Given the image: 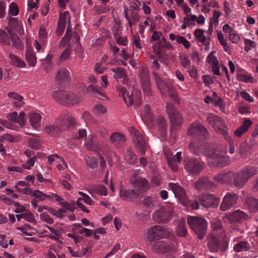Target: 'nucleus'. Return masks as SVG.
<instances>
[{
	"label": "nucleus",
	"mask_w": 258,
	"mask_h": 258,
	"mask_svg": "<svg viewBox=\"0 0 258 258\" xmlns=\"http://www.w3.org/2000/svg\"><path fill=\"white\" fill-rule=\"evenodd\" d=\"M187 134L192 138V141L188 146L191 153L196 155L204 154L208 156L219 167H222L228 164V157L218 154L215 145L205 142L209 135L208 130H187Z\"/></svg>",
	"instance_id": "f257e3e1"
},
{
	"label": "nucleus",
	"mask_w": 258,
	"mask_h": 258,
	"mask_svg": "<svg viewBox=\"0 0 258 258\" xmlns=\"http://www.w3.org/2000/svg\"><path fill=\"white\" fill-rule=\"evenodd\" d=\"M220 199L213 194H203L200 197H197L194 200L184 199L183 204L185 206L197 210L199 208L200 204L207 208H217L219 204Z\"/></svg>",
	"instance_id": "f03ea898"
},
{
	"label": "nucleus",
	"mask_w": 258,
	"mask_h": 258,
	"mask_svg": "<svg viewBox=\"0 0 258 258\" xmlns=\"http://www.w3.org/2000/svg\"><path fill=\"white\" fill-rule=\"evenodd\" d=\"M52 96L56 101L64 105H74L82 101L81 96L66 90L55 91L53 93Z\"/></svg>",
	"instance_id": "7ed1b4c3"
},
{
	"label": "nucleus",
	"mask_w": 258,
	"mask_h": 258,
	"mask_svg": "<svg viewBox=\"0 0 258 258\" xmlns=\"http://www.w3.org/2000/svg\"><path fill=\"white\" fill-rule=\"evenodd\" d=\"M187 222L199 239H202L207 232L208 223L206 220L203 218L189 217L187 218Z\"/></svg>",
	"instance_id": "20e7f679"
},
{
	"label": "nucleus",
	"mask_w": 258,
	"mask_h": 258,
	"mask_svg": "<svg viewBox=\"0 0 258 258\" xmlns=\"http://www.w3.org/2000/svg\"><path fill=\"white\" fill-rule=\"evenodd\" d=\"M184 169L194 176L199 175L205 167V163L199 158H189L183 161Z\"/></svg>",
	"instance_id": "39448f33"
},
{
	"label": "nucleus",
	"mask_w": 258,
	"mask_h": 258,
	"mask_svg": "<svg viewBox=\"0 0 258 258\" xmlns=\"http://www.w3.org/2000/svg\"><path fill=\"white\" fill-rule=\"evenodd\" d=\"M208 246L209 250L212 252H224L228 247V243L220 240L218 237L211 235L209 238Z\"/></svg>",
	"instance_id": "423d86ee"
},
{
	"label": "nucleus",
	"mask_w": 258,
	"mask_h": 258,
	"mask_svg": "<svg viewBox=\"0 0 258 258\" xmlns=\"http://www.w3.org/2000/svg\"><path fill=\"white\" fill-rule=\"evenodd\" d=\"M248 219V215L240 210H235L231 213H226L222 217L223 221L228 224L241 223Z\"/></svg>",
	"instance_id": "0eeeda50"
},
{
	"label": "nucleus",
	"mask_w": 258,
	"mask_h": 258,
	"mask_svg": "<svg viewBox=\"0 0 258 258\" xmlns=\"http://www.w3.org/2000/svg\"><path fill=\"white\" fill-rule=\"evenodd\" d=\"M173 212L171 206L161 207L153 214V218L157 222L167 223Z\"/></svg>",
	"instance_id": "6e6552de"
},
{
	"label": "nucleus",
	"mask_w": 258,
	"mask_h": 258,
	"mask_svg": "<svg viewBox=\"0 0 258 258\" xmlns=\"http://www.w3.org/2000/svg\"><path fill=\"white\" fill-rule=\"evenodd\" d=\"M77 122L73 117H68L66 118L59 117L56 121V125H49L45 126V129H59L60 127L64 129H72L77 127Z\"/></svg>",
	"instance_id": "1a4fd4ad"
},
{
	"label": "nucleus",
	"mask_w": 258,
	"mask_h": 258,
	"mask_svg": "<svg viewBox=\"0 0 258 258\" xmlns=\"http://www.w3.org/2000/svg\"><path fill=\"white\" fill-rule=\"evenodd\" d=\"M131 183L133 185L134 189L140 199L144 196L149 188L148 181L145 178L142 177L132 179Z\"/></svg>",
	"instance_id": "9d476101"
},
{
	"label": "nucleus",
	"mask_w": 258,
	"mask_h": 258,
	"mask_svg": "<svg viewBox=\"0 0 258 258\" xmlns=\"http://www.w3.org/2000/svg\"><path fill=\"white\" fill-rule=\"evenodd\" d=\"M168 231L162 226L156 225L150 227L147 232V237L150 242L155 239L165 238L168 235Z\"/></svg>",
	"instance_id": "9b49d317"
},
{
	"label": "nucleus",
	"mask_w": 258,
	"mask_h": 258,
	"mask_svg": "<svg viewBox=\"0 0 258 258\" xmlns=\"http://www.w3.org/2000/svg\"><path fill=\"white\" fill-rule=\"evenodd\" d=\"M131 134L133 136V142L136 146L144 154L147 150L146 137L142 130H132Z\"/></svg>",
	"instance_id": "f8f14e48"
},
{
	"label": "nucleus",
	"mask_w": 258,
	"mask_h": 258,
	"mask_svg": "<svg viewBox=\"0 0 258 258\" xmlns=\"http://www.w3.org/2000/svg\"><path fill=\"white\" fill-rule=\"evenodd\" d=\"M238 197L234 192H227L223 198L220 210L226 211L234 207L236 204Z\"/></svg>",
	"instance_id": "ddd939ff"
},
{
	"label": "nucleus",
	"mask_w": 258,
	"mask_h": 258,
	"mask_svg": "<svg viewBox=\"0 0 258 258\" xmlns=\"http://www.w3.org/2000/svg\"><path fill=\"white\" fill-rule=\"evenodd\" d=\"M153 250L159 253H165L175 249V245L168 240L159 241L155 242L152 245Z\"/></svg>",
	"instance_id": "4468645a"
},
{
	"label": "nucleus",
	"mask_w": 258,
	"mask_h": 258,
	"mask_svg": "<svg viewBox=\"0 0 258 258\" xmlns=\"http://www.w3.org/2000/svg\"><path fill=\"white\" fill-rule=\"evenodd\" d=\"M195 187L199 191L205 190L213 191L216 187V185L208 177L204 176L195 182Z\"/></svg>",
	"instance_id": "2eb2a0df"
},
{
	"label": "nucleus",
	"mask_w": 258,
	"mask_h": 258,
	"mask_svg": "<svg viewBox=\"0 0 258 258\" xmlns=\"http://www.w3.org/2000/svg\"><path fill=\"white\" fill-rule=\"evenodd\" d=\"M140 80L144 92L148 96L151 95L149 74L145 71L142 72L140 74Z\"/></svg>",
	"instance_id": "dca6fc26"
},
{
	"label": "nucleus",
	"mask_w": 258,
	"mask_h": 258,
	"mask_svg": "<svg viewBox=\"0 0 258 258\" xmlns=\"http://www.w3.org/2000/svg\"><path fill=\"white\" fill-rule=\"evenodd\" d=\"M119 197L124 201H131L134 199H140L136 191L133 189H125L120 187L119 191Z\"/></svg>",
	"instance_id": "f3484780"
},
{
	"label": "nucleus",
	"mask_w": 258,
	"mask_h": 258,
	"mask_svg": "<svg viewBox=\"0 0 258 258\" xmlns=\"http://www.w3.org/2000/svg\"><path fill=\"white\" fill-rule=\"evenodd\" d=\"M239 172L248 181L252 176L256 175L258 173L257 168L252 166H245L242 168Z\"/></svg>",
	"instance_id": "a211bd4d"
},
{
	"label": "nucleus",
	"mask_w": 258,
	"mask_h": 258,
	"mask_svg": "<svg viewBox=\"0 0 258 258\" xmlns=\"http://www.w3.org/2000/svg\"><path fill=\"white\" fill-rule=\"evenodd\" d=\"M69 72L65 68H62L58 71L55 76V81L58 84L66 83L70 81Z\"/></svg>",
	"instance_id": "6ab92c4d"
},
{
	"label": "nucleus",
	"mask_w": 258,
	"mask_h": 258,
	"mask_svg": "<svg viewBox=\"0 0 258 258\" xmlns=\"http://www.w3.org/2000/svg\"><path fill=\"white\" fill-rule=\"evenodd\" d=\"M118 91L119 92V95L123 97V100L127 106L132 105L134 102L133 93L127 92L125 88L121 87H118Z\"/></svg>",
	"instance_id": "aec40b11"
},
{
	"label": "nucleus",
	"mask_w": 258,
	"mask_h": 258,
	"mask_svg": "<svg viewBox=\"0 0 258 258\" xmlns=\"http://www.w3.org/2000/svg\"><path fill=\"white\" fill-rule=\"evenodd\" d=\"M232 177L233 185L238 188H242L247 182L239 171L233 173Z\"/></svg>",
	"instance_id": "412c9836"
},
{
	"label": "nucleus",
	"mask_w": 258,
	"mask_h": 258,
	"mask_svg": "<svg viewBox=\"0 0 258 258\" xmlns=\"http://www.w3.org/2000/svg\"><path fill=\"white\" fill-rule=\"evenodd\" d=\"M256 146L257 145L255 143L248 144L246 143H243L240 146V153L242 156L246 157L253 152Z\"/></svg>",
	"instance_id": "4be33fe9"
},
{
	"label": "nucleus",
	"mask_w": 258,
	"mask_h": 258,
	"mask_svg": "<svg viewBox=\"0 0 258 258\" xmlns=\"http://www.w3.org/2000/svg\"><path fill=\"white\" fill-rule=\"evenodd\" d=\"M233 174V172L230 171L224 172L216 175L214 178L215 181L220 183H227L231 180Z\"/></svg>",
	"instance_id": "5701e85b"
},
{
	"label": "nucleus",
	"mask_w": 258,
	"mask_h": 258,
	"mask_svg": "<svg viewBox=\"0 0 258 258\" xmlns=\"http://www.w3.org/2000/svg\"><path fill=\"white\" fill-rule=\"evenodd\" d=\"M141 117L142 120L146 124H149L153 121L154 116L148 104L145 106Z\"/></svg>",
	"instance_id": "b1692460"
},
{
	"label": "nucleus",
	"mask_w": 258,
	"mask_h": 258,
	"mask_svg": "<svg viewBox=\"0 0 258 258\" xmlns=\"http://www.w3.org/2000/svg\"><path fill=\"white\" fill-rule=\"evenodd\" d=\"M251 246L250 243L246 240L238 242L234 245L233 250L236 252H246L250 251Z\"/></svg>",
	"instance_id": "393cba45"
},
{
	"label": "nucleus",
	"mask_w": 258,
	"mask_h": 258,
	"mask_svg": "<svg viewBox=\"0 0 258 258\" xmlns=\"http://www.w3.org/2000/svg\"><path fill=\"white\" fill-rule=\"evenodd\" d=\"M169 186L170 188L172 190L175 196L178 198L181 199L183 198V201L182 202V204H183V201L184 199H187V198H185L184 194L185 192L183 189L179 185L176 183H169Z\"/></svg>",
	"instance_id": "a878e982"
},
{
	"label": "nucleus",
	"mask_w": 258,
	"mask_h": 258,
	"mask_svg": "<svg viewBox=\"0 0 258 258\" xmlns=\"http://www.w3.org/2000/svg\"><path fill=\"white\" fill-rule=\"evenodd\" d=\"M29 122L33 128H38L39 127L41 116L39 113L35 112H30L28 114Z\"/></svg>",
	"instance_id": "bb28decb"
},
{
	"label": "nucleus",
	"mask_w": 258,
	"mask_h": 258,
	"mask_svg": "<svg viewBox=\"0 0 258 258\" xmlns=\"http://www.w3.org/2000/svg\"><path fill=\"white\" fill-rule=\"evenodd\" d=\"M171 125L176 127H179L183 123V118L181 115L178 111L169 116Z\"/></svg>",
	"instance_id": "cd10ccee"
},
{
	"label": "nucleus",
	"mask_w": 258,
	"mask_h": 258,
	"mask_svg": "<svg viewBox=\"0 0 258 258\" xmlns=\"http://www.w3.org/2000/svg\"><path fill=\"white\" fill-rule=\"evenodd\" d=\"M124 159L130 164H134L137 162V156L134 153L132 148H129L124 153Z\"/></svg>",
	"instance_id": "c85d7f7f"
},
{
	"label": "nucleus",
	"mask_w": 258,
	"mask_h": 258,
	"mask_svg": "<svg viewBox=\"0 0 258 258\" xmlns=\"http://www.w3.org/2000/svg\"><path fill=\"white\" fill-rule=\"evenodd\" d=\"M26 59L29 64L34 67L36 63V57L32 49H27L26 51Z\"/></svg>",
	"instance_id": "c756f323"
},
{
	"label": "nucleus",
	"mask_w": 258,
	"mask_h": 258,
	"mask_svg": "<svg viewBox=\"0 0 258 258\" xmlns=\"http://www.w3.org/2000/svg\"><path fill=\"white\" fill-rule=\"evenodd\" d=\"M221 134L223 136L225 140L227 142L229 146V152L231 154H233L235 152V147L234 143L232 140L231 137L229 135L227 132V130H220Z\"/></svg>",
	"instance_id": "7c9ffc66"
},
{
	"label": "nucleus",
	"mask_w": 258,
	"mask_h": 258,
	"mask_svg": "<svg viewBox=\"0 0 258 258\" xmlns=\"http://www.w3.org/2000/svg\"><path fill=\"white\" fill-rule=\"evenodd\" d=\"M143 204L147 208H152L158 204V202L156 198L149 196L144 199Z\"/></svg>",
	"instance_id": "2f4dec72"
},
{
	"label": "nucleus",
	"mask_w": 258,
	"mask_h": 258,
	"mask_svg": "<svg viewBox=\"0 0 258 258\" xmlns=\"http://www.w3.org/2000/svg\"><path fill=\"white\" fill-rule=\"evenodd\" d=\"M9 56L11 59V63L13 65L16 66L17 67L21 68H23L25 66V62L17 56L10 54Z\"/></svg>",
	"instance_id": "473e14b6"
},
{
	"label": "nucleus",
	"mask_w": 258,
	"mask_h": 258,
	"mask_svg": "<svg viewBox=\"0 0 258 258\" xmlns=\"http://www.w3.org/2000/svg\"><path fill=\"white\" fill-rule=\"evenodd\" d=\"M167 88L169 96L175 103H178L179 102L178 97L175 88L170 85L167 86Z\"/></svg>",
	"instance_id": "72a5a7b5"
},
{
	"label": "nucleus",
	"mask_w": 258,
	"mask_h": 258,
	"mask_svg": "<svg viewBox=\"0 0 258 258\" xmlns=\"http://www.w3.org/2000/svg\"><path fill=\"white\" fill-rule=\"evenodd\" d=\"M110 138L112 142H118L120 144H122L125 141L123 135L118 132L113 133Z\"/></svg>",
	"instance_id": "f704fd0d"
},
{
	"label": "nucleus",
	"mask_w": 258,
	"mask_h": 258,
	"mask_svg": "<svg viewBox=\"0 0 258 258\" xmlns=\"http://www.w3.org/2000/svg\"><path fill=\"white\" fill-rule=\"evenodd\" d=\"M92 190L101 196H106L107 195V188L103 185H93Z\"/></svg>",
	"instance_id": "c9c22d12"
},
{
	"label": "nucleus",
	"mask_w": 258,
	"mask_h": 258,
	"mask_svg": "<svg viewBox=\"0 0 258 258\" xmlns=\"http://www.w3.org/2000/svg\"><path fill=\"white\" fill-rule=\"evenodd\" d=\"M19 139L20 137L18 136L12 135L9 134L0 136V141L1 142L6 140L11 143H17L19 141Z\"/></svg>",
	"instance_id": "e433bc0d"
},
{
	"label": "nucleus",
	"mask_w": 258,
	"mask_h": 258,
	"mask_svg": "<svg viewBox=\"0 0 258 258\" xmlns=\"http://www.w3.org/2000/svg\"><path fill=\"white\" fill-rule=\"evenodd\" d=\"M32 196L35 197L38 201H44L46 199L50 198V195L45 194L38 190L33 191Z\"/></svg>",
	"instance_id": "4c0bfd02"
},
{
	"label": "nucleus",
	"mask_w": 258,
	"mask_h": 258,
	"mask_svg": "<svg viewBox=\"0 0 258 258\" xmlns=\"http://www.w3.org/2000/svg\"><path fill=\"white\" fill-rule=\"evenodd\" d=\"M86 163L88 166L92 169H94L97 167L98 160L97 159L93 157H86L85 158Z\"/></svg>",
	"instance_id": "58836bf2"
},
{
	"label": "nucleus",
	"mask_w": 258,
	"mask_h": 258,
	"mask_svg": "<svg viewBox=\"0 0 258 258\" xmlns=\"http://www.w3.org/2000/svg\"><path fill=\"white\" fill-rule=\"evenodd\" d=\"M156 83L157 85V87L158 89L162 92V90H163L164 87H167V86H168L166 84V83L163 81L160 76L157 74V73H155L154 74Z\"/></svg>",
	"instance_id": "ea45409f"
},
{
	"label": "nucleus",
	"mask_w": 258,
	"mask_h": 258,
	"mask_svg": "<svg viewBox=\"0 0 258 258\" xmlns=\"http://www.w3.org/2000/svg\"><path fill=\"white\" fill-rule=\"evenodd\" d=\"M213 127L215 129H223L225 127L223 120L221 118L215 116L213 120Z\"/></svg>",
	"instance_id": "a19ab883"
},
{
	"label": "nucleus",
	"mask_w": 258,
	"mask_h": 258,
	"mask_svg": "<svg viewBox=\"0 0 258 258\" xmlns=\"http://www.w3.org/2000/svg\"><path fill=\"white\" fill-rule=\"evenodd\" d=\"M176 234L177 236L184 237L187 234V230L185 224L180 223L176 227Z\"/></svg>",
	"instance_id": "79ce46f5"
},
{
	"label": "nucleus",
	"mask_w": 258,
	"mask_h": 258,
	"mask_svg": "<svg viewBox=\"0 0 258 258\" xmlns=\"http://www.w3.org/2000/svg\"><path fill=\"white\" fill-rule=\"evenodd\" d=\"M111 71L115 74L114 78L116 79L118 78L122 79L126 76L125 71L123 68H117L116 69H112Z\"/></svg>",
	"instance_id": "37998d69"
},
{
	"label": "nucleus",
	"mask_w": 258,
	"mask_h": 258,
	"mask_svg": "<svg viewBox=\"0 0 258 258\" xmlns=\"http://www.w3.org/2000/svg\"><path fill=\"white\" fill-rule=\"evenodd\" d=\"M48 211L52 215L59 218H62L64 216L63 214L66 213V210L62 209H58L57 210H55L51 208H48Z\"/></svg>",
	"instance_id": "c03bdc74"
},
{
	"label": "nucleus",
	"mask_w": 258,
	"mask_h": 258,
	"mask_svg": "<svg viewBox=\"0 0 258 258\" xmlns=\"http://www.w3.org/2000/svg\"><path fill=\"white\" fill-rule=\"evenodd\" d=\"M0 43L5 45H9L10 43L8 34L2 30H0Z\"/></svg>",
	"instance_id": "a18cd8bd"
},
{
	"label": "nucleus",
	"mask_w": 258,
	"mask_h": 258,
	"mask_svg": "<svg viewBox=\"0 0 258 258\" xmlns=\"http://www.w3.org/2000/svg\"><path fill=\"white\" fill-rule=\"evenodd\" d=\"M204 31L203 29H197L195 30L194 34L198 39V41L204 42L206 41V38L204 35Z\"/></svg>",
	"instance_id": "49530a36"
},
{
	"label": "nucleus",
	"mask_w": 258,
	"mask_h": 258,
	"mask_svg": "<svg viewBox=\"0 0 258 258\" xmlns=\"http://www.w3.org/2000/svg\"><path fill=\"white\" fill-rule=\"evenodd\" d=\"M237 78L238 81L244 82L252 83L254 81V78L251 76L247 75L238 74L237 75Z\"/></svg>",
	"instance_id": "de8ad7c7"
},
{
	"label": "nucleus",
	"mask_w": 258,
	"mask_h": 258,
	"mask_svg": "<svg viewBox=\"0 0 258 258\" xmlns=\"http://www.w3.org/2000/svg\"><path fill=\"white\" fill-rule=\"evenodd\" d=\"M178 111L176 109L175 105L171 102H169L166 103V112L168 115V116L171 115L178 112Z\"/></svg>",
	"instance_id": "09e8293b"
},
{
	"label": "nucleus",
	"mask_w": 258,
	"mask_h": 258,
	"mask_svg": "<svg viewBox=\"0 0 258 258\" xmlns=\"http://www.w3.org/2000/svg\"><path fill=\"white\" fill-rule=\"evenodd\" d=\"M9 13L13 16H17L19 13V8L17 5L12 3L9 6Z\"/></svg>",
	"instance_id": "8fccbe9b"
},
{
	"label": "nucleus",
	"mask_w": 258,
	"mask_h": 258,
	"mask_svg": "<svg viewBox=\"0 0 258 258\" xmlns=\"http://www.w3.org/2000/svg\"><path fill=\"white\" fill-rule=\"evenodd\" d=\"M86 148L92 151L98 152L100 150L99 146L94 144L92 140L86 144Z\"/></svg>",
	"instance_id": "3c124183"
},
{
	"label": "nucleus",
	"mask_w": 258,
	"mask_h": 258,
	"mask_svg": "<svg viewBox=\"0 0 258 258\" xmlns=\"http://www.w3.org/2000/svg\"><path fill=\"white\" fill-rule=\"evenodd\" d=\"M211 227L214 230H218L222 228V224L219 219H214L211 222Z\"/></svg>",
	"instance_id": "603ef678"
},
{
	"label": "nucleus",
	"mask_w": 258,
	"mask_h": 258,
	"mask_svg": "<svg viewBox=\"0 0 258 258\" xmlns=\"http://www.w3.org/2000/svg\"><path fill=\"white\" fill-rule=\"evenodd\" d=\"M86 92L88 93H96L103 97H106V96L104 95L102 93H101L99 90L93 85H90L86 88Z\"/></svg>",
	"instance_id": "864d4df0"
},
{
	"label": "nucleus",
	"mask_w": 258,
	"mask_h": 258,
	"mask_svg": "<svg viewBox=\"0 0 258 258\" xmlns=\"http://www.w3.org/2000/svg\"><path fill=\"white\" fill-rule=\"evenodd\" d=\"M11 38L12 43L15 47L20 49L22 48V42L18 35L14 36Z\"/></svg>",
	"instance_id": "5fc2aeb1"
},
{
	"label": "nucleus",
	"mask_w": 258,
	"mask_h": 258,
	"mask_svg": "<svg viewBox=\"0 0 258 258\" xmlns=\"http://www.w3.org/2000/svg\"><path fill=\"white\" fill-rule=\"evenodd\" d=\"M59 204L61 207L71 211V212H73L75 209V205L73 203H69L68 202H60Z\"/></svg>",
	"instance_id": "6e6d98bb"
},
{
	"label": "nucleus",
	"mask_w": 258,
	"mask_h": 258,
	"mask_svg": "<svg viewBox=\"0 0 258 258\" xmlns=\"http://www.w3.org/2000/svg\"><path fill=\"white\" fill-rule=\"evenodd\" d=\"M40 217L42 221L49 224H52L53 223V219L46 213H42L40 214Z\"/></svg>",
	"instance_id": "4d7b16f0"
},
{
	"label": "nucleus",
	"mask_w": 258,
	"mask_h": 258,
	"mask_svg": "<svg viewBox=\"0 0 258 258\" xmlns=\"http://www.w3.org/2000/svg\"><path fill=\"white\" fill-rule=\"evenodd\" d=\"M168 164L170 167L171 169L174 171H176L178 170V162L174 160V159L169 158L168 159Z\"/></svg>",
	"instance_id": "13d9d810"
},
{
	"label": "nucleus",
	"mask_w": 258,
	"mask_h": 258,
	"mask_svg": "<svg viewBox=\"0 0 258 258\" xmlns=\"http://www.w3.org/2000/svg\"><path fill=\"white\" fill-rule=\"evenodd\" d=\"M217 37L219 41H220L221 44L224 46V49L225 51H227V48H229L227 45V43L225 40H224V37L221 33V32H218L217 33Z\"/></svg>",
	"instance_id": "bf43d9fd"
},
{
	"label": "nucleus",
	"mask_w": 258,
	"mask_h": 258,
	"mask_svg": "<svg viewBox=\"0 0 258 258\" xmlns=\"http://www.w3.org/2000/svg\"><path fill=\"white\" fill-rule=\"evenodd\" d=\"M94 111L97 114H100L106 111V108L101 104L96 105L94 108Z\"/></svg>",
	"instance_id": "052dcab7"
},
{
	"label": "nucleus",
	"mask_w": 258,
	"mask_h": 258,
	"mask_svg": "<svg viewBox=\"0 0 258 258\" xmlns=\"http://www.w3.org/2000/svg\"><path fill=\"white\" fill-rule=\"evenodd\" d=\"M158 126L162 129H165L166 127V121L163 116L159 115L157 118Z\"/></svg>",
	"instance_id": "680f3d73"
},
{
	"label": "nucleus",
	"mask_w": 258,
	"mask_h": 258,
	"mask_svg": "<svg viewBox=\"0 0 258 258\" xmlns=\"http://www.w3.org/2000/svg\"><path fill=\"white\" fill-rule=\"evenodd\" d=\"M245 47L244 50L246 51H248L250 49V47L253 48L255 47V43L254 41H252L249 39H245Z\"/></svg>",
	"instance_id": "e2e57ef3"
},
{
	"label": "nucleus",
	"mask_w": 258,
	"mask_h": 258,
	"mask_svg": "<svg viewBox=\"0 0 258 258\" xmlns=\"http://www.w3.org/2000/svg\"><path fill=\"white\" fill-rule=\"evenodd\" d=\"M25 113L22 111L19 113V115L17 117V122L19 123L21 127H23L25 124Z\"/></svg>",
	"instance_id": "0e129e2a"
},
{
	"label": "nucleus",
	"mask_w": 258,
	"mask_h": 258,
	"mask_svg": "<svg viewBox=\"0 0 258 258\" xmlns=\"http://www.w3.org/2000/svg\"><path fill=\"white\" fill-rule=\"evenodd\" d=\"M23 219L30 222H35V219L33 215L30 212H26L24 213Z\"/></svg>",
	"instance_id": "69168bd1"
},
{
	"label": "nucleus",
	"mask_w": 258,
	"mask_h": 258,
	"mask_svg": "<svg viewBox=\"0 0 258 258\" xmlns=\"http://www.w3.org/2000/svg\"><path fill=\"white\" fill-rule=\"evenodd\" d=\"M203 79L206 84L210 85L214 82V79H216V77L210 76L209 75H204L203 76Z\"/></svg>",
	"instance_id": "338daca9"
},
{
	"label": "nucleus",
	"mask_w": 258,
	"mask_h": 258,
	"mask_svg": "<svg viewBox=\"0 0 258 258\" xmlns=\"http://www.w3.org/2000/svg\"><path fill=\"white\" fill-rule=\"evenodd\" d=\"M214 53H215V51H212L207 58V62L209 63H212L213 64L218 62V60L217 59V57L214 55Z\"/></svg>",
	"instance_id": "774afa93"
}]
</instances>
